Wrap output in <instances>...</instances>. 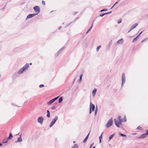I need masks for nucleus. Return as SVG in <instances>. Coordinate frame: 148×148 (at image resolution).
Here are the masks:
<instances>
[{
	"label": "nucleus",
	"mask_w": 148,
	"mask_h": 148,
	"mask_svg": "<svg viewBox=\"0 0 148 148\" xmlns=\"http://www.w3.org/2000/svg\"><path fill=\"white\" fill-rule=\"evenodd\" d=\"M113 123V118L112 117L108 121L106 125V126L107 128H108L112 125Z\"/></svg>",
	"instance_id": "f257e3e1"
},
{
	"label": "nucleus",
	"mask_w": 148,
	"mask_h": 148,
	"mask_svg": "<svg viewBox=\"0 0 148 148\" xmlns=\"http://www.w3.org/2000/svg\"><path fill=\"white\" fill-rule=\"evenodd\" d=\"M58 118V117L57 116H55L54 118L52 120V121L49 125V127H52L54 125L57 120Z\"/></svg>",
	"instance_id": "f03ea898"
},
{
	"label": "nucleus",
	"mask_w": 148,
	"mask_h": 148,
	"mask_svg": "<svg viewBox=\"0 0 148 148\" xmlns=\"http://www.w3.org/2000/svg\"><path fill=\"white\" fill-rule=\"evenodd\" d=\"M122 85L121 87L123 86V85L125 83L126 81L124 73H123L122 74Z\"/></svg>",
	"instance_id": "7ed1b4c3"
},
{
	"label": "nucleus",
	"mask_w": 148,
	"mask_h": 148,
	"mask_svg": "<svg viewBox=\"0 0 148 148\" xmlns=\"http://www.w3.org/2000/svg\"><path fill=\"white\" fill-rule=\"evenodd\" d=\"M33 9L36 12L39 14L40 12V9L39 7L38 6H35L34 7Z\"/></svg>",
	"instance_id": "20e7f679"
},
{
	"label": "nucleus",
	"mask_w": 148,
	"mask_h": 148,
	"mask_svg": "<svg viewBox=\"0 0 148 148\" xmlns=\"http://www.w3.org/2000/svg\"><path fill=\"white\" fill-rule=\"evenodd\" d=\"M43 118L42 117L40 116L38 118V122L40 124L42 125L43 123Z\"/></svg>",
	"instance_id": "39448f33"
},
{
	"label": "nucleus",
	"mask_w": 148,
	"mask_h": 148,
	"mask_svg": "<svg viewBox=\"0 0 148 148\" xmlns=\"http://www.w3.org/2000/svg\"><path fill=\"white\" fill-rule=\"evenodd\" d=\"M65 48V47H62L57 53L55 55V57H57L59 55L60 53L62 52Z\"/></svg>",
	"instance_id": "423d86ee"
},
{
	"label": "nucleus",
	"mask_w": 148,
	"mask_h": 148,
	"mask_svg": "<svg viewBox=\"0 0 148 148\" xmlns=\"http://www.w3.org/2000/svg\"><path fill=\"white\" fill-rule=\"evenodd\" d=\"M114 121L116 125L118 127H120V125H121V123H120L119 122L118 120L116 119H114Z\"/></svg>",
	"instance_id": "0eeeda50"
},
{
	"label": "nucleus",
	"mask_w": 148,
	"mask_h": 148,
	"mask_svg": "<svg viewBox=\"0 0 148 148\" xmlns=\"http://www.w3.org/2000/svg\"><path fill=\"white\" fill-rule=\"evenodd\" d=\"M95 105L93 104H92V102H90V103L89 109L92 110V111H94L95 110Z\"/></svg>",
	"instance_id": "6e6552de"
},
{
	"label": "nucleus",
	"mask_w": 148,
	"mask_h": 148,
	"mask_svg": "<svg viewBox=\"0 0 148 148\" xmlns=\"http://www.w3.org/2000/svg\"><path fill=\"white\" fill-rule=\"evenodd\" d=\"M123 42V40L122 38L118 40L117 42L114 44V45L116 46V45L118 44H122Z\"/></svg>",
	"instance_id": "1a4fd4ad"
},
{
	"label": "nucleus",
	"mask_w": 148,
	"mask_h": 148,
	"mask_svg": "<svg viewBox=\"0 0 148 148\" xmlns=\"http://www.w3.org/2000/svg\"><path fill=\"white\" fill-rule=\"evenodd\" d=\"M29 67V64L26 63L23 67V70L25 71L27 70Z\"/></svg>",
	"instance_id": "9d476101"
},
{
	"label": "nucleus",
	"mask_w": 148,
	"mask_h": 148,
	"mask_svg": "<svg viewBox=\"0 0 148 148\" xmlns=\"http://www.w3.org/2000/svg\"><path fill=\"white\" fill-rule=\"evenodd\" d=\"M112 43V40H111L109 42L108 44V46L106 48V49L107 51H108L110 49V47Z\"/></svg>",
	"instance_id": "9b49d317"
},
{
	"label": "nucleus",
	"mask_w": 148,
	"mask_h": 148,
	"mask_svg": "<svg viewBox=\"0 0 148 148\" xmlns=\"http://www.w3.org/2000/svg\"><path fill=\"white\" fill-rule=\"evenodd\" d=\"M22 134L20 135V137L18 138L17 140L15 142V143H18V142H21L23 140L21 137V135Z\"/></svg>",
	"instance_id": "f8f14e48"
},
{
	"label": "nucleus",
	"mask_w": 148,
	"mask_h": 148,
	"mask_svg": "<svg viewBox=\"0 0 148 148\" xmlns=\"http://www.w3.org/2000/svg\"><path fill=\"white\" fill-rule=\"evenodd\" d=\"M24 71H25L23 70V69L22 68L19 70L18 73L19 74H21L23 73Z\"/></svg>",
	"instance_id": "ddd939ff"
},
{
	"label": "nucleus",
	"mask_w": 148,
	"mask_h": 148,
	"mask_svg": "<svg viewBox=\"0 0 148 148\" xmlns=\"http://www.w3.org/2000/svg\"><path fill=\"white\" fill-rule=\"evenodd\" d=\"M97 91V89L95 88L92 90V95L93 97H94Z\"/></svg>",
	"instance_id": "4468645a"
},
{
	"label": "nucleus",
	"mask_w": 148,
	"mask_h": 148,
	"mask_svg": "<svg viewBox=\"0 0 148 148\" xmlns=\"http://www.w3.org/2000/svg\"><path fill=\"white\" fill-rule=\"evenodd\" d=\"M147 135L145 133L142 134L141 136L138 138H145L147 136Z\"/></svg>",
	"instance_id": "2eb2a0df"
},
{
	"label": "nucleus",
	"mask_w": 148,
	"mask_h": 148,
	"mask_svg": "<svg viewBox=\"0 0 148 148\" xmlns=\"http://www.w3.org/2000/svg\"><path fill=\"white\" fill-rule=\"evenodd\" d=\"M33 17L32 14H29L27 17L26 20Z\"/></svg>",
	"instance_id": "dca6fc26"
},
{
	"label": "nucleus",
	"mask_w": 148,
	"mask_h": 148,
	"mask_svg": "<svg viewBox=\"0 0 148 148\" xmlns=\"http://www.w3.org/2000/svg\"><path fill=\"white\" fill-rule=\"evenodd\" d=\"M13 137V136L12 134L11 133H10L9 134V136L7 138V140H9L11 139Z\"/></svg>",
	"instance_id": "f3484780"
},
{
	"label": "nucleus",
	"mask_w": 148,
	"mask_h": 148,
	"mask_svg": "<svg viewBox=\"0 0 148 148\" xmlns=\"http://www.w3.org/2000/svg\"><path fill=\"white\" fill-rule=\"evenodd\" d=\"M138 25V23H136L133 24L131 27L132 28V29H134Z\"/></svg>",
	"instance_id": "a211bd4d"
},
{
	"label": "nucleus",
	"mask_w": 148,
	"mask_h": 148,
	"mask_svg": "<svg viewBox=\"0 0 148 148\" xmlns=\"http://www.w3.org/2000/svg\"><path fill=\"white\" fill-rule=\"evenodd\" d=\"M89 133H89L88 134V135L87 136H86V137L84 139V140H83V142L84 143L86 142L87 140L88 139V136H89Z\"/></svg>",
	"instance_id": "6ab92c4d"
},
{
	"label": "nucleus",
	"mask_w": 148,
	"mask_h": 148,
	"mask_svg": "<svg viewBox=\"0 0 148 148\" xmlns=\"http://www.w3.org/2000/svg\"><path fill=\"white\" fill-rule=\"evenodd\" d=\"M71 148H78V146L77 144H75Z\"/></svg>",
	"instance_id": "aec40b11"
},
{
	"label": "nucleus",
	"mask_w": 148,
	"mask_h": 148,
	"mask_svg": "<svg viewBox=\"0 0 148 148\" xmlns=\"http://www.w3.org/2000/svg\"><path fill=\"white\" fill-rule=\"evenodd\" d=\"M47 117L48 118H49L50 116V112L49 111V110H47Z\"/></svg>",
	"instance_id": "412c9836"
},
{
	"label": "nucleus",
	"mask_w": 148,
	"mask_h": 148,
	"mask_svg": "<svg viewBox=\"0 0 148 148\" xmlns=\"http://www.w3.org/2000/svg\"><path fill=\"white\" fill-rule=\"evenodd\" d=\"M63 100V97H60L59 99L58 100V102L59 103H61L62 101Z\"/></svg>",
	"instance_id": "4be33fe9"
},
{
	"label": "nucleus",
	"mask_w": 148,
	"mask_h": 148,
	"mask_svg": "<svg viewBox=\"0 0 148 148\" xmlns=\"http://www.w3.org/2000/svg\"><path fill=\"white\" fill-rule=\"evenodd\" d=\"M103 134V133L101 134L100 136L99 137V143H101V139H102V138Z\"/></svg>",
	"instance_id": "5701e85b"
},
{
	"label": "nucleus",
	"mask_w": 148,
	"mask_h": 148,
	"mask_svg": "<svg viewBox=\"0 0 148 148\" xmlns=\"http://www.w3.org/2000/svg\"><path fill=\"white\" fill-rule=\"evenodd\" d=\"M119 135H120L121 136H122V137H126V136L125 134H121L120 133H119Z\"/></svg>",
	"instance_id": "b1692460"
},
{
	"label": "nucleus",
	"mask_w": 148,
	"mask_h": 148,
	"mask_svg": "<svg viewBox=\"0 0 148 148\" xmlns=\"http://www.w3.org/2000/svg\"><path fill=\"white\" fill-rule=\"evenodd\" d=\"M122 120L123 122H126L127 121V119L125 116L122 119Z\"/></svg>",
	"instance_id": "393cba45"
},
{
	"label": "nucleus",
	"mask_w": 148,
	"mask_h": 148,
	"mask_svg": "<svg viewBox=\"0 0 148 148\" xmlns=\"http://www.w3.org/2000/svg\"><path fill=\"white\" fill-rule=\"evenodd\" d=\"M114 134H113L112 135H110L109 137V139L110 140H111L112 138L114 136Z\"/></svg>",
	"instance_id": "a878e982"
},
{
	"label": "nucleus",
	"mask_w": 148,
	"mask_h": 148,
	"mask_svg": "<svg viewBox=\"0 0 148 148\" xmlns=\"http://www.w3.org/2000/svg\"><path fill=\"white\" fill-rule=\"evenodd\" d=\"M82 75H83L81 74L80 76V78H79V83H80L82 81Z\"/></svg>",
	"instance_id": "bb28decb"
},
{
	"label": "nucleus",
	"mask_w": 148,
	"mask_h": 148,
	"mask_svg": "<svg viewBox=\"0 0 148 148\" xmlns=\"http://www.w3.org/2000/svg\"><path fill=\"white\" fill-rule=\"evenodd\" d=\"M53 103V102H52V100H51L47 103V104L48 105H50L52 103Z\"/></svg>",
	"instance_id": "cd10ccee"
},
{
	"label": "nucleus",
	"mask_w": 148,
	"mask_h": 148,
	"mask_svg": "<svg viewBox=\"0 0 148 148\" xmlns=\"http://www.w3.org/2000/svg\"><path fill=\"white\" fill-rule=\"evenodd\" d=\"M101 47V46L100 45V46H98L97 47V48H96L97 51L98 52L99 51V49Z\"/></svg>",
	"instance_id": "c85d7f7f"
},
{
	"label": "nucleus",
	"mask_w": 148,
	"mask_h": 148,
	"mask_svg": "<svg viewBox=\"0 0 148 148\" xmlns=\"http://www.w3.org/2000/svg\"><path fill=\"white\" fill-rule=\"evenodd\" d=\"M56 108V106H53L51 108V109L52 110H54Z\"/></svg>",
	"instance_id": "c756f323"
},
{
	"label": "nucleus",
	"mask_w": 148,
	"mask_h": 148,
	"mask_svg": "<svg viewBox=\"0 0 148 148\" xmlns=\"http://www.w3.org/2000/svg\"><path fill=\"white\" fill-rule=\"evenodd\" d=\"M122 22L121 19H120L119 20L117 21V23L118 24H119L120 23H121Z\"/></svg>",
	"instance_id": "7c9ffc66"
},
{
	"label": "nucleus",
	"mask_w": 148,
	"mask_h": 148,
	"mask_svg": "<svg viewBox=\"0 0 148 148\" xmlns=\"http://www.w3.org/2000/svg\"><path fill=\"white\" fill-rule=\"evenodd\" d=\"M138 39L137 37H136L134 38L132 41L133 42H134L135 41H136Z\"/></svg>",
	"instance_id": "2f4dec72"
},
{
	"label": "nucleus",
	"mask_w": 148,
	"mask_h": 148,
	"mask_svg": "<svg viewBox=\"0 0 148 148\" xmlns=\"http://www.w3.org/2000/svg\"><path fill=\"white\" fill-rule=\"evenodd\" d=\"M95 20H93V23H92V25H91V27H90V28L88 29V30H89V31H90V30L91 29H92V26H93V22H94V21H95Z\"/></svg>",
	"instance_id": "473e14b6"
},
{
	"label": "nucleus",
	"mask_w": 148,
	"mask_h": 148,
	"mask_svg": "<svg viewBox=\"0 0 148 148\" xmlns=\"http://www.w3.org/2000/svg\"><path fill=\"white\" fill-rule=\"evenodd\" d=\"M95 20H93V23H92V25H91V27H90V28L88 29V30H89V31H90V30L91 29H92V26H93V22H94V21H95Z\"/></svg>",
	"instance_id": "72a5a7b5"
},
{
	"label": "nucleus",
	"mask_w": 148,
	"mask_h": 148,
	"mask_svg": "<svg viewBox=\"0 0 148 148\" xmlns=\"http://www.w3.org/2000/svg\"><path fill=\"white\" fill-rule=\"evenodd\" d=\"M107 10H108V9H103L102 10H101L100 11V12H103L104 11H107Z\"/></svg>",
	"instance_id": "f704fd0d"
},
{
	"label": "nucleus",
	"mask_w": 148,
	"mask_h": 148,
	"mask_svg": "<svg viewBox=\"0 0 148 148\" xmlns=\"http://www.w3.org/2000/svg\"><path fill=\"white\" fill-rule=\"evenodd\" d=\"M59 96H58L53 99V100H54V101H56V100H57V99L58 98V97H59Z\"/></svg>",
	"instance_id": "c9c22d12"
},
{
	"label": "nucleus",
	"mask_w": 148,
	"mask_h": 148,
	"mask_svg": "<svg viewBox=\"0 0 148 148\" xmlns=\"http://www.w3.org/2000/svg\"><path fill=\"white\" fill-rule=\"evenodd\" d=\"M12 105L13 106H14L16 107H19V106H18L17 105L15 104L14 103H12Z\"/></svg>",
	"instance_id": "e433bc0d"
},
{
	"label": "nucleus",
	"mask_w": 148,
	"mask_h": 148,
	"mask_svg": "<svg viewBox=\"0 0 148 148\" xmlns=\"http://www.w3.org/2000/svg\"><path fill=\"white\" fill-rule=\"evenodd\" d=\"M44 86V85L43 84H41V85H40L39 86V87L40 88H42V87H43Z\"/></svg>",
	"instance_id": "4c0bfd02"
},
{
	"label": "nucleus",
	"mask_w": 148,
	"mask_h": 148,
	"mask_svg": "<svg viewBox=\"0 0 148 148\" xmlns=\"http://www.w3.org/2000/svg\"><path fill=\"white\" fill-rule=\"evenodd\" d=\"M32 15H33V17L35 16L36 15H37V14H37V13H34V14H32Z\"/></svg>",
	"instance_id": "58836bf2"
},
{
	"label": "nucleus",
	"mask_w": 148,
	"mask_h": 148,
	"mask_svg": "<svg viewBox=\"0 0 148 148\" xmlns=\"http://www.w3.org/2000/svg\"><path fill=\"white\" fill-rule=\"evenodd\" d=\"M111 12H112V11H110V12H106V13H105V15L108 14H110L111 13Z\"/></svg>",
	"instance_id": "ea45409f"
},
{
	"label": "nucleus",
	"mask_w": 148,
	"mask_h": 148,
	"mask_svg": "<svg viewBox=\"0 0 148 148\" xmlns=\"http://www.w3.org/2000/svg\"><path fill=\"white\" fill-rule=\"evenodd\" d=\"M105 15V13H103L102 14H101L99 15V16L102 17L104 15Z\"/></svg>",
	"instance_id": "a19ab883"
},
{
	"label": "nucleus",
	"mask_w": 148,
	"mask_h": 148,
	"mask_svg": "<svg viewBox=\"0 0 148 148\" xmlns=\"http://www.w3.org/2000/svg\"><path fill=\"white\" fill-rule=\"evenodd\" d=\"M147 38H145L142 41H141V42H145V41H146V40H147Z\"/></svg>",
	"instance_id": "79ce46f5"
},
{
	"label": "nucleus",
	"mask_w": 148,
	"mask_h": 148,
	"mask_svg": "<svg viewBox=\"0 0 148 148\" xmlns=\"http://www.w3.org/2000/svg\"><path fill=\"white\" fill-rule=\"evenodd\" d=\"M119 123H121L122 122H123V121L122 120V119H119Z\"/></svg>",
	"instance_id": "37998d69"
},
{
	"label": "nucleus",
	"mask_w": 148,
	"mask_h": 148,
	"mask_svg": "<svg viewBox=\"0 0 148 148\" xmlns=\"http://www.w3.org/2000/svg\"><path fill=\"white\" fill-rule=\"evenodd\" d=\"M72 22L70 23L69 24H68L65 27H67V26H69V25H70L72 23Z\"/></svg>",
	"instance_id": "c03bdc74"
},
{
	"label": "nucleus",
	"mask_w": 148,
	"mask_h": 148,
	"mask_svg": "<svg viewBox=\"0 0 148 148\" xmlns=\"http://www.w3.org/2000/svg\"><path fill=\"white\" fill-rule=\"evenodd\" d=\"M133 29H132V27H130V29L129 30L128 32V33L130 31H131Z\"/></svg>",
	"instance_id": "a18cd8bd"
},
{
	"label": "nucleus",
	"mask_w": 148,
	"mask_h": 148,
	"mask_svg": "<svg viewBox=\"0 0 148 148\" xmlns=\"http://www.w3.org/2000/svg\"><path fill=\"white\" fill-rule=\"evenodd\" d=\"M42 3L43 5H45V2L43 1H42Z\"/></svg>",
	"instance_id": "49530a36"
},
{
	"label": "nucleus",
	"mask_w": 148,
	"mask_h": 148,
	"mask_svg": "<svg viewBox=\"0 0 148 148\" xmlns=\"http://www.w3.org/2000/svg\"><path fill=\"white\" fill-rule=\"evenodd\" d=\"M141 128V127L140 126H138L137 128V130H139Z\"/></svg>",
	"instance_id": "de8ad7c7"
},
{
	"label": "nucleus",
	"mask_w": 148,
	"mask_h": 148,
	"mask_svg": "<svg viewBox=\"0 0 148 148\" xmlns=\"http://www.w3.org/2000/svg\"><path fill=\"white\" fill-rule=\"evenodd\" d=\"M92 110H91L90 109L89 110V113L90 114L92 113Z\"/></svg>",
	"instance_id": "09e8293b"
},
{
	"label": "nucleus",
	"mask_w": 148,
	"mask_h": 148,
	"mask_svg": "<svg viewBox=\"0 0 148 148\" xmlns=\"http://www.w3.org/2000/svg\"><path fill=\"white\" fill-rule=\"evenodd\" d=\"M146 135H148V130L146 131V132L145 133Z\"/></svg>",
	"instance_id": "8fccbe9b"
},
{
	"label": "nucleus",
	"mask_w": 148,
	"mask_h": 148,
	"mask_svg": "<svg viewBox=\"0 0 148 148\" xmlns=\"http://www.w3.org/2000/svg\"><path fill=\"white\" fill-rule=\"evenodd\" d=\"M118 119L119 120V119H121V117L120 116H119L118 118Z\"/></svg>",
	"instance_id": "3c124183"
},
{
	"label": "nucleus",
	"mask_w": 148,
	"mask_h": 148,
	"mask_svg": "<svg viewBox=\"0 0 148 148\" xmlns=\"http://www.w3.org/2000/svg\"><path fill=\"white\" fill-rule=\"evenodd\" d=\"M97 110H98L97 107H97L95 108V111H97Z\"/></svg>",
	"instance_id": "603ef678"
},
{
	"label": "nucleus",
	"mask_w": 148,
	"mask_h": 148,
	"mask_svg": "<svg viewBox=\"0 0 148 148\" xmlns=\"http://www.w3.org/2000/svg\"><path fill=\"white\" fill-rule=\"evenodd\" d=\"M118 3V1L116 2L113 5V6H114L115 5L117 4Z\"/></svg>",
	"instance_id": "864d4df0"
},
{
	"label": "nucleus",
	"mask_w": 148,
	"mask_h": 148,
	"mask_svg": "<svg viewBox=\"0 0 148 148\" xmlns=\"http://www.w3.org/2000/svg\"><path fill=\"white\" fill-rule=\"evenodd\" d=\"M97 111H95V115H96V114H97Z\"/></svg>",
	"instance_id": "5fc2aeb1"
},
{
	"label": "nucleus",
	"mask_w": 148,
	"mask_h": 148,
	"mask_svg": "<svg viewBox=\"0 0 148 148\" xmlns=\"http://www.w3.org/2000/svg\"><path fill=\"white\" fill-rule=\"evenodd\" d=\"M94 144V143H93L91 145H90V147L89 148H91V147H92V145H93Z\"/></svg>",
	"instance_id": "6e6d98bb"
},
{
	"label": "nucleus",
	"mask_w": 148,
	"mask_h": 148,
	"mask_svg": "<svg viewBox=\"0 0 148 148\" xmlns=\"http://www.w3.org/2000/svg\"><path fill=\"white\" fill-rule=\"evenodd\" d=\"M89 31H90L88 29V30L86 32V34H88Z\"/></svg>",
	"instance_id": "4d7b16f0"
},
{
	"label": "nucleus",
	"mask_w": 148,
	"mask_h": 148,
	"mask_svg": "<svg viewBox=\"0 0 148 148\" xmlns=\"http://www.w3.org/2000/svg\"><path fill=\"white\" fill-rule=\"evenodd\" d=\"M61 28V26H60V27H59V28H58V29L59 30H60Z\"/></svg>",
	"instance_id": "13d9d810"
},
{
	"label": "nucleus",
	"mask_w": 148,
	"mask_h": 148,
	"mask_svg": "<svg viewBox=\"0 0 148 148\" xmlns=\"http://www.w3.org/2000/svg\"><path fill=\"white\" fill-rule=\"evenodd\" d=\"M3 145L2 143L1 142H0V146H1Z\"/></svg>",
	"instance_id": "bf43d9fd"
},
{
	"label": "nucleus",
	"mask_w": 148,
	"mask_h": 148,
	"mask_svg": "<svg viewBox=\"0 0 148 148\" xmlns=\"http://www.w3.org/2000/svg\"><path fill=\"white\" fill-rule=\"evenodd\" d=\"M140 35H138L136 37L138 38L139 37Z\"/></svg>",
	"instance_id": "052dcab7"
},
{
	"label": "nucleus",
	"mask_w": 148,
	"mask_h": 148,
	"mask_svg": "<svg viewBox=\"0 0 148 148\" xmlns=\"http://www.w3.org/2000/svg\"><path fill=\"white\" fill-rule=\"evenodd\" d=\"M52 101V102L53 103L55 101H54V100H53V99H52L51 100Z\"/></svg>",
	"instance_id": "680f3d73"
},
{
	"label": "nucleus",
	"mask_w": 148,
	"mask_h": 148,
	"mask_svg": "<svg viewBox=\"0 0 148 148\" xmlns=\"http://www.w3.org/2000/svg\"><path fill=\"white\" fill-rule=\"evenodd\" d=\"M142 32H140V33L138 35H140L142 33Z\"/></svg>",
	"instance_id": "e2e57ef3"
},
{
	"label": "nucleus",
	"mask_w": 148,
	"mask_h": 148,
	"mask_svg": "<svg viewBox=\"0 0 148 148\" xmlns=\"http://www.w3.org/2000/svg\"><path fill=\"white\" fill-rule=\"evenodd\" d=\"M7 142H8V141H6L5 142H3V143H7Z\"/></svg>",
	"instance_id": "0e129e2a"
},
{
	"label": "nucleus",
	"mask_w": 148,
	"mask_h": 148,
	"mask_svg": "<svg viewBox=\"0 0 148 148\" xmlns=\"http://www.w3.org/2000/svg\"><path fill=\"white\" fill-rule=\"evenodd\" d=\"M75 80V79H74V80H73V83H74V82Z\"/></svg>",
	"instance_id": "69168bd1"
},
{
	"label": "nucleus",
	"mask_w": 148,
	"mask_h": 148,
	"mask_svg": "<svg viewBox=\"0 0 148 148\" xmlns=\"http://www.w3.org/2000/svg\"><path fill=\"white\" fill-rule=\"evenodd\" d=\"M29 64H29L30 65H32V63H30Z\"/></svg>",
	"instance_id": "338daca9"
},
{
	"label": "nucleus",
	"mask_w": 148,
	"mask_h": 148,
	"mask_svg": "<svg viewBox=\"0 0 148 148\" xmlns=\"http://www.w3.org/2000/svg\"><path fill=\"white\" fill-rule=\"evenodd\" d=\"M92 148H95V146L93 147Z\"/></svg>",
	"instance_id": "774afa93"
}]
</instances>
